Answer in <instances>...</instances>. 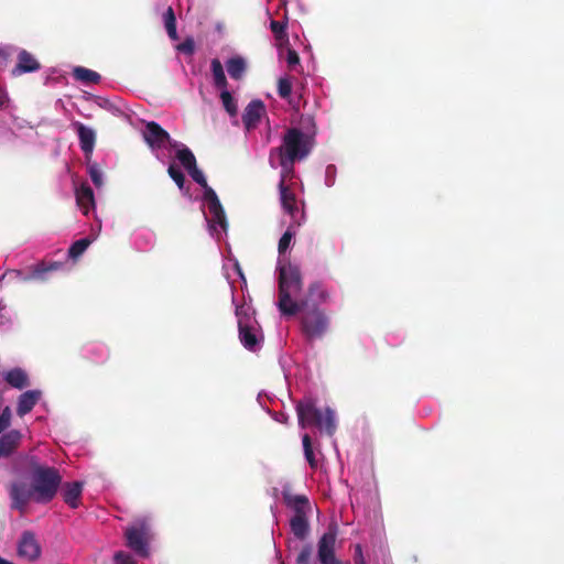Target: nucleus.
Listing matches in <instances>:
<instances>
[{
    "mask_svg": "<svg viewBox=\"0 0 564 564\" xmlns=\"http://www.w3.org/2000/svg\"><path fill=\"white\" fill-rule=\"evenodd\" d=\"M313 149V139L299 128H289L282 137L280 147L272 148L269 153V162L275 166V160L284 176L294 175V164L304 160Z\"/></svg>",
    "mask_w": 564,
    "mask_h": 564,
    "instance_id": "nucleus-1",
    "label": "nucleus"
},
{
    "mask_svg": "<svg viewBox=\"0 0 564 564\" xmlns=\"http://www.w3.org/2000/svg\"><path fill=\"white\" fill-rule=\"evenodd\" d=\"M301 271L295 265H282L279 269V302L278 307L283 315L294 316L300 308V302L292 297L302 290Z\"/></svg>",
    "mask_w": 564,
    "mask_h": 564,
    "instance_id": "nucleus-2",
    "label": "nucleus"
},
{
    "mask_svg": "<svg viewBox=\"0 0 564 564\" xmlns=\"http://www.w3.org/2000/svg\"><path fill=\"white\" fill-rule=\"evenodd\" d=\"M281 494L284 505L294 512L290 519L291 532L296 539L303 541L310 533L308 516L312 511L310 500L305 495L293 494L290 485L283 486Z\"/></svg>",
    "mask_w": 564,
    "mask_h": 564,
    "instance_id": "nucleus-3",
    "label": "nucleus"
},
{
    "mask_svg": "<svg viewBox=\"0 0 564 564\" xmlns=\"http://www.w3.org/2000/svg\"><path fill=\"white\" fill-rule=\"evenodd\" d=\"M297 313L301 333L306 341L313 343L325 336L329 328V318L321 307L307 301H301Z\"/></svg>",
    "mask_w": 564,
    "mask_h": 564,
    "instance_id": "nucleus-4",
    "label": "nucleus"
},
{
    "mask_svg": "<svg viewBox=\"0 0 564 564\" xmlns=\"http://www.w3.org/2000/svg\"><path fill=\"white\" fill-rule=\"evenodd\" d=\"M299 424L305 429L315 426L327 435H333L336 430L335 413L329 408L325 411L316 408L312 399H304L296 403Z\"/></svg>",
    "mask_w": 564,
    "mask_h": 564,
    "instance_id": "nucleus-5",
    "label": "nucleus"
},
{
    "mask_svg": "<svg viewBox=\"0 0 564 564\" xmlns=\"http://www.w3.org/2000/svg\"><path fill=\"white\" fill-rule=\"evenodd\" d=\"M33 490H35L36 503L51 502L62 485V476L57 468L37 467L35 474L31 475Z\"/></svg>",
    "mask_w": 564,
    "mask_h": 564,
    "instance_id": "nucleus-6",
    "label": "nucleus"
},
{
    "mask_svg": "<svg viewBox=\"0 0 564 564\" xmlns=\"http://www.w3.org/2000/svg\"><path fill=\"white\" fill-rule=\"evenodd\" d=\"M238 319L239 339L243 347L250 351H256L259 347V337L257 322L252 317L250 307L240 305L236 307Z\"/></svg>",
    "mask_w": 564,
    "mask_h": 564,
    "instance_id": "nucleus-7",
    "label": "nucleus"
},
{
    "mask_svg": "<svg viewBox=\"0 0 564 564\" xmlns=\"http://www.w3.org/2000/svg\"><path fill=\"white\" fill-rule=\"evenodd\" d=\"M127 546L134 551L141 557H148L149 542L151 539V528L145 519L138 520L133 525L124 531Z\"/></svg>",
    "mask_w": 564,
    "mask_h": 564,
    "instance_id": "nucleus-8",
    "label": "nucleus"
},
{
    "mask_svg": "<svg viewBox=\"0 0 564 564\" xmlns=\"http://www.w3.org/2000/svg\"><path fill=\"white\" fill-rule=\"evenodd\" d=\"M10 498L12 500V508L24 511L30 501L35 502V490L33 485H28L23 481H15L10 486Z\"/></svg>",
    "mask_w": 564,
    "mask_h": 564,
    "instance_id": "nucleus-9",
    "label": "nucleus"
},
{
    "mask_svg": "<svg viewBox=\"0 0 564 564\" xmlns=\"http://www.w3.org/2000/svg\"><path fill=\"white\" fill-rule=\"evenodd\" d=\"M143 138L151 149H162L165 148L166 144L175 147V144H172L169 132L155 121L145 123Z\"/></svg>",
    "mask_w": 564,
    "mask_h": 564,
    "instance_id": "nucleus-10",
    "label": "nucleus"
},
{
    "mask_svg": "<svg viewBox=\"0 0 564 564\" xmlns=\"http://www.w3.org/2000/svg\"><path fill=\"white\" fill-rule=\"evenodd\" d=\"M293 176H284L283 172H281V180L279 183V189H280V200L282 208L284 212H300V209H304V206H300L301 203L296 199V195L294 191L286 185V181L291 180Z\"/></svg>",
    "mask_w": 564,
    "mask_h": 564,
    "instance_id": "nucleus-11",
    "label": "nucleus"
},
{
    "mask_svg": "<svg viewBox=\"0 0 564 564\" xmlns=\"http://www.w3.org/2000/svg\"><path fill=\"white\" fill-rule=\"evenodd\" d=\"M40 553L41 549L34 534L30 531L23 532L18 544L19 556L26 561H33L40 556Z\"/></svg>",
    "mask_w": 564,
    "mask_h": 564,
    "instance_id": "nucleus-12",
    "label": "nucleus"
},
{
    "mask_svg": "<svg viewBox=\"0 0 564 564\" xmlns=\"http://www.w3.org/2000/svg\"><path fill=\"white\" fill-rule=\"evenodd\" d=\"M336 533L330 530L325 532L318 541V560L321 564H333L335 558Z\"/></svg>",
    "mask_w": 564,
    "mask_h": 564,
    "instance_id": "nucleus-13",
    "label": "nucleus"
},
{
    "mask_svg": "<svg viewBox=\"0 0 564 564\" xmlns=\"http://www.w3.org/2000/svg\"><path fill=\"white\" fill-rule=\"evenodd\" d=\"M264 113L265 107L261 100L256 99L249 102L242 115L245 128L248 131L256 129Z\"/></svg>",
    "mask_w": 564,
    "mask_h": 564,
    "instance_id": "nucleus-14",
    "label": "nucleus"
},
{
    "mask_svg": "<svg viewBox=\"0 0 564 564\" xmlns=\"http://www.w3.org/2000/svg\"><path fill=\"white\" fill-rule=\"evenodd\" d=\"M22 434L18 430H11L0 436V458H9L19 448Z\"/></svg>",
    "mask_w": 564,
    "mask_h": 564,
    "instance_id": "nucleus-15",
    "label": "nucleus"
},
{
    "mask_svg": "<svg viewBox=\"0 0 564 564\" xmlns=\"http://www.w3.org/2000/svg\"><path fill=\"white\" fill-rule=\"evenodd\" d=\"M40 68V62L30 52L21 50L18 54V63L12 69V75L20 76L24 73L37 72Z\"/></svg>",
    "mask_w": 564,
    "mask_h": 564,
    "instance_id": "nucleus-16",
    "label": "nucleus"
},
{
    "mask_svg": "<svg viewBox=\"0 0 564 564\" xmlns=\"http://www.w3.org/2000/svg\"><path fill=\"white\" fill-rule=\"evenodd\" d=\"M73 127L77 131L82 151L85 153V155L91 154L96 143L95 131L79 121L74 122Z\"/></svg>",
    "mask_w": 564,
    "mask_h": 564,
    "instance_id": "nucleus-17",
    "label": "nucleus"
},
{
    "mask_svg": "<svg viewBox=\"0 0 564 564\" xmlns=\"http://www.w3.org/2000/svg\"><path fill=\"white\" fill-rule=\"evenodd\" d=\"M83 492V482L72 481L65 482L62 489L63 500L72 509L78 508L80 505V497Z\"/></svg>",
    "mask_w": 564,
    "mask_h": 564,
    "instance_id": "nucleus-18",
    "label": "nucleus"
},
{
    "mask_svg": "<svg viewBox=\"0 0 564 564\" xmlns=\"http://www.w3.org/2000/svg\"><path fill=\"white\" fill-rule=\"evenodd\" d=\"M41 398V392L37 390H29L23 392L18 400L17 414L22 417L35 406Z\"/></svg>",
    "mask_w": 564,
    "mask_h": 564,
    "instance_id": "nucleus-19",
    "label": "nucleus"
},
{
    "mask_svg": "<svg viewBox=\"0 0 564 564\" xmlns=\"http://www.w3.org/2000/svg\"><path fill=\"white\" fill-rule=\"evenodd\" d=\"M3 378L9 386L19 390H22L29 386L28 375L21 368H13L7 371Z\"/></svg>",
    "mask_w": 564,
    "mask_h": 564,
    "instance_id": "nucleus-20",
    "label": "nucleus"
},
{
    "mask_svg": "<svg viewBox=\"0 0 564 564\" xmlns=\"http://www.w3.org/2000/svg\"><path fill=\"white\" fill-rule=\"evenodd\" d=\"M208 229L212 235H220L227 230L226 214H204Z\"/></svg>",
    "mask_w": 564,
    "mask_h": 564,
    "instance_id": "nucleus-21",
    "label": "nucleus"
},
{
    "mask_svg": "<svg viewBox=\"0 0 564 564\" xmlns=\"http://www.w3.org/2000/svg\"><path fill=\"white\" fill-rule=\"evenodd\" d=\"M96 237V234H91L88 237H85L73 242L68 249V257L73 260L78 259L87 250V248L91 245Z\"/></svg>",
    "mask_w": 564,
    "mask_h": 564,
    "instance_id": "nucleus-22",
    "label": "nucleus"
},
{
    "mask_svg": "<svg viewBox=\"0 0 564 564\" xmlns=\"http://www.w3.org/2000/svg\"><path fill=\"white\" fill-rule=\"evenodd\" d=\"M212 74L214 78V85L215 87L219 89H226L228 86L227 78L224 72L223 64L218 58H214L212 61Z\"/></svg>",
    "mask_w": 564,
    "mask_h": 564,
    "instance_id": "nucleus-23",
    "label": "nucleus"
},
{
    "mask_svg": "<svg viewBox=\"0 0 564 564\" xmlns=\"http://www.w3.org/2000/svg\"><path fill=\"white\" fill-rule=\"evenodd\" d=\"M227 72L234 79H240L246 72V62L242 57H232L226 63Z\"/></svg>",
    "mask_w": 564,
    "mask_h": 564,
    "instance_id": "nucleus-24",
    "label": "nucleus"
},
{
    "mask_svg": "<svg viewBox=\"0 0 564 564\" xmlns=\"http://www.w3.org/2000/svg\"><path fill=\"white\" fill-rule=\"evenodd\" d=\"M73 75L75 79L85 84H97L101 78L97 72L82 66L76 67L73 72Z\"/></svg>",
    "mask_w": 564,
    "mask_h": 564,
    "instance_id": "nucleus-25",
    "label": "nucleus"
},
{
    "mask_svg": "<svg viewBox=\"0 0 564 564\" xmlns=\"http://www.w3.org/2000/svg\"><path fill=\"white\" fill-rule=\"evenodd\" d=\"M163 22L169 37L172 41H176L178 39L177 30H176V17L172 7H169L166 11L163 13Z\"/></svg>",
    "mask_w": 564,
    "mask_h": 564,
    "instance_id": "nucleus-26",
    "label": "nucleus"
},
{
    "mask_svg": "<svg viewBox=\"0 0 564 564\" xmlns=\"http://www.w3.org/2000/svg\"><path fill=\"white\" fill-rule=\"evenodd\" d=\"M78 205L88 212L90 207H94V192L89 186H82L76 194Z\"/></svg>",
    "mask_w": 564,
    "mask_h": 564,
    "instance_id": "nucleus-27",
    "label": "nucleus"
},
{
    "mask_svg": "<svg viewBox=\"0 0 564 564\" xmlns=\"http://www.w3.org/2000/svg\"><path fill=\"white\" fill-rule=\"evenodd\" d=\"M294 221L296 224L295 225L291 224L279 240V245H278L279 253H284L288 250L292 238L295 236L296 228L301 226V223L299 220H294Z\"/></svg>",
    "mask_w": 564,
    "mask_h": 564,
    "instance_id": "nucleus-28",
    "label": "nucleus"
},
{
    "mask_svg": "<svg viewBox=\"0 0 564 564\" xmlns=\"http://www.w3.org/2000/svg\"><path fill=\"white\" fill-rule=\"evenodd\" d=\"M204 200L207 204L209 212H224L216 192L209 186L204 189Z\"/></svg>",
    "mask_w": 564,
    "mask_h": 564,
    "instance_id": "nucleus-29",
    "label": "nucleus"
},
{
    "mask_svg": "<svg viewBox=\"0 0 564 564\" xmlns=\"http://www.w3.org/2000/svg\"><path fill=\"white\" fill-rule=\"evenodd\" d=\"M176 158L186 171H189L197 166L196 158L188 148L178 150L176 153Z\"/></svg>",
    "mask_w": 564,
    "mask_h": 564,
    "instance_id": "nucleus-30",
    "label": "nucleus"
},
{
    "mask_svg": "<svg viewBox=\"0 0 564 564\" xmlns=\"http://www.w3.org/2000/svg\"><path fill=\"white\" fill-rule=\"evenodd\" d=\"M220 99L225 110L228 112L230 117H236L238 113V107L236 100L232 95L226 89H223L220 93Z\"/></svg>",
    "mask_w": 564,
    "mask_h": 564,
    "instance_id": "nucleus-31",
    "label": "nucleus"
},
{
    "mask_svg": "<svg viewBox=\"0 0 564 564\" xmlns=\"http://www.w3.org/2000/svg\"><path fill=\"white\" fill-rule=\"evenodd\" d=\"M288 22L286 21H276L271 20L270 22V29L273 33L276 41L283 42L288 41V33H286Z\"/></svg>",
    "mask_w": 564,
    "mask_h": 564,
    "instance_id": "nucleus-32",
    "label": "nucleus"
},
{
    "mask_svg": "<svg viewBox=\"0 0 564 564\" xmlns=\"http://www.w3.org/2000/svg\"><path fill=\"white\" fill-rule=\"evenodd\" d=\"M302 443L306 460L308 462L312 468H316L317 460L314 455L311 436L308 434H304L302 437Z\"/></svg>",
    "mask_w": 564,
    "mask_h": 564,
    "instance_id": "nucleus-33",
    "label": "nucleus"
},
{
    "mask_svg": "<svg viewBox=\"0 0 564 564\" xmlns=\"http://www.w3.org/2000/svg\"><path fill=\"white\" fill-rule=\"evenodd\" d=\"M62 267V263L59 262H52L50 264H46L45 262H41L35 265L33 270V276L36 279H44V274L51 271L58 270Z\"/></svg>",
    "mask_w": 564,
    "mask_h": 564,
    "instance_id": "nucleus-34",
    "label": "nucleus"
},
{
    "mask_svg": "<svg viewBox=\"0 0 564 564\" xmlns=\"http://www.w3.org/2000/svg\"><path fill=\"white\" fill-rule=\"evenodd\" d=\"M88 173H89V176H90L93 183L97 187L102 186V184H104L102 171H101V169L99 167V165L97 163H89L88 164Z\"/></svg>",
    "mask_w": 564,
    "mask_h": 564,
    "instance_id": "nucleus-35",
    "label": "nucleus"
},
{
    "mask_svg": "<svg viewBox=\"0 0 564 564\" xmlns=\"http://www.w3.org/2000/svg\"><path fill=\"white\" fill-rule=\"evenodd\" d=\"M167 173H169L170 177L176 183V185L180 188H183L184 183H185V176H184L183 172L181 171V169L176 165L171 164L169 166Z\"/></svg>",
    "mask_w": 564,
    "mask_h": 564,
    "instance_id": "nucleus-36",
    "label": "nucleus"
},
{
    "mask_svg": "<svg viewBox=\"0 0 564 564\" xmlns=\"http://www.w3.org/2000/svg\"><path fill=\"white\" fill-rule=\"evenodd\" d=\"M313 554V547L310 544H306L302 547L300 553L296 556V564H311V558Z\"/></svg>",
    "mask_w": 564,
    "mask_h": 564,
    "instance_id": "nucleus-37",
    "label": "nucleus"
},
{
    "mask_svg": "<svg viewBox=\"0 0 564 564\" xmlns=\"http://www.w3.org/2000/svg\"><path fill=\"white\" fill-rule=\"evenodd\" d=\"M292 93V83L288 78H280L278 82V94L281 98L290 97Z\"/></svg>",
    "mask_w": 564,
    "mask_h": 564,
    "instance_id": "nucleus-38",
    "label": "nucleus"
},
{
    "mask_svg": "<svg viewBox=\"0 0 564 564\" xmlns=\"http://www.w3.org/2000/svg\"><path fill=\"white\" fill-rule=\"evenodd\" d=\"M177 51L186 55H193L195 52V42L193 37H186L176 46Z\"/></svg>",
    "mask_w": 564,
    "mask_h": 564,
    "instance_id": "nucleus-39",
    "label": "nucleus"
},
{
    "mask_svg": "<svg viewBox=\"0 0 564 564\" xmlns=\"http://www.w3.org/2000/svg\"><path fill=\"white\" fill-rule=\"evenodd\" d=\"M17 52V48L12 45H6L0 47V65L6 66L10 61L13 53Z\"/></svg>",
    "mask_w": 564,
    "mask_h": 564,
    "instance_id": "nucleus-40",
    "label": "nucleus"
},
{
    "mask_svg": "<svg viewBox=\"0 0 564 564\" xmlns=\"http://www.w3.org/2000/svg\"><path fill=\"white\" fill-rule=\"evenodd\" d=\"M187 172L191 175V177L197 184H199L204 189L208 187V184H207L205 175L203 174V172L197 166H195L194 169H192V170H189Z\"/></svg>",
    "mask_w": 564,
    "mask_h": 564,
    "instance_id": "nucleus-41",
    "label": "nucleus"
},
{
    "mask_svg": "<svg viewBox=\"0 0 564 564\" xmlns=\"http://www.w3.org/2000/svg\"><path fill=\"white\" fill-rule=\"evenodd\" d=\"M113 560L117 564H137L135 560L123 551H119L115 554Z\"/></svg>",
    "mask_w": 564,
    "mask_h": 564,
    "instance_id": "nucleus-42",
    "label": "nucleus"
},
{
    "mask_svg": "<svg viewBox=\"0 0 564 564\" xmlns=\"http://www.w3.org/2000/svg\"><path fill=\"white\" fill-rule=\"evenodd\" d=\"M106 352L107 351L104 346L95 347L89 351L91 356H89L88 359L90 361H98L101 357L106 355Z\"/></svg>",
    "mask_w": 564,
    "mask_h": 564,
    "instance_id": "nucleus-43",
    "label": "nucleus"
},
{
    "mask_svg": "<svg viewBox=\"0 0 564 564\" xmlns=\"http://www.w3.org/2000/svg\"><path fill=\"white\" fill-rule=\"evenodd\" d=\"M286 62L289 66L293 67L300 64V56L295 50L289 48L286 52Z\"/></svg>",
    "mask_w": 564,
    "mask_h": 564,
    "instance_id": "nucleus-44",
    "label": "nucleus"
},
{
    "mask_svg": "<svg viewBox=\"0 0 564 564\" xmlns=\"http://www.w3.org/2000/svg\"><path fill=\"white\" fill-rule=\"evenodd\" d=\"M28 465L30 468V476L35 474L37 467H47L46 465L40 464L39 459L35 456L28 457Z\"/></svg>",
    "mask_w": 564,
    "mask_h": 564,
    "instance_id": "nucleus-45",
    "label": "nucleus"
},
{
    "mask_svg": "<svg viewBox=\"0 0 564 564\" xmlns=\"http://www.w3.org/2000/svg\"><path fill=\"white\" fill-rule=\"evenodd\" d=\"M0 421L6 425L8 429L11 425V410L9 406H6L1 414H0Z\"/></svg>",
    "mask_w": 564,
    "mask_h": 564,
    "instance_id": "nucleus-46",
    "label": "nucleus"
},
{
    "mask_svg": "<svg viewBox=\"0 0 564 564\" xmlns=\"http://www.w3.org/2000/svg\"><path fill=\"white\" fill-rule=\"evenodd\" d=\"M6 102H7V96L3 93L0 91V109L3 108Z\"/></svg>",
    "mask_w": 564,
    "mask_h": 564,
    "instance_id": "nucleus-47",
    "label": "nucleus"
},
{
    "mask_svg": "<svg viewBox=\"0 0 564 564\" xmlns=\"http://www.w3.org/2000/svg\"><path fill=\"white\" fill-rule=\"evenodd\" d=\"M356 556H359L361 557V549H360V545H355V557Z\"/></svg>",
    "mask_w": 564,
    "mask_h": 564,
    "instance_id": "nucleus-48",
    "label": "nucleus"
},
{
    "mask_svg": "<svg viewBox=\"0 0 564 564\" xmlns=\"http://www.w3.org/2000/svg\"><path fill=\"white\" fill-rule=\"evenodd\" d=\"M7 430L6 425L0 421V434Z\"/></svg>",
    "mask_w": 564,
    "mask_h": 564,
    "instance_id": "nucleus-49",
    "label": "nucleus"
},
{
    "mask_svg": "<svg viewBox=\"0 0 564 564\" xmlns=\"http://www.w3.org/2000/svg\"><path fill=\"white\" fill-rule=\"evenodd\" d=\"M317 288H318V285H317V284H312V285L310 286V292H311V293H313V292L315 291V289H317Z\"/></svg>",
    "mask_w": 564,
    "mask_h": 564,
    "instance_id": "nucleus-50",
    "label": "nucleus"
},
{
    "mask_svg": "<svg viewBox=\"0 0 564 564\" xmlns=\"http://www.w3.org/2000/svg\"><path fill=\"white\" fill-rule=\"evenodd\" d=\"M0 564H12L11 562L0 557Z\"/></svg>",
    "mask_w": 564,
    "mask_h": 564,
    "instance_id": "nucleus-51",
    "label": "nucleus"
},
{
    "mask_svg": "<svg viewBox=\"0 0 564 564\" xmlns=\"http://www.w3.org/2000/svg\"><path fill=\"white\" fill-rule=\"evenodd\" d=\"M100 228H101V221L98 220V230H100Z\"/></svg>",
    "mask_w": 564,
    "mask_h": 564,
    "instance_id": "nucleus-52",
    "label": "nucleus"
},
{
    "mask_svg": "<svg viewBox=\"0 0 564 564\" xmlns=\"http://www.w3.org/2000/svg\"><path fill=\"white\" fill-rule=\"evenodd\" d=\"M360 564H365V562H364V560H362V558L360 560Z\"/></svg>",
    "mask_w": 564,
    "mask_h": 564,
    "instance_id": "nucleus-53",
    "label": "nucleus"
},
{
    "mask_svg": "<svg viewBox=\"0 0 564 564\" xmlns=\"http://www.w3.org/2000/svg\"><path fill=\"white\" fill-rule=\"evenodd\" d=\"M333 564H341V563H340V562L338 561V562H336V563H333Z\"/></svg>",
    "mask_w": 564,
    "mask_h": 564,
    "instance_id": "nucleus-54",
    "label": "nucleus"
}]
</instances>
